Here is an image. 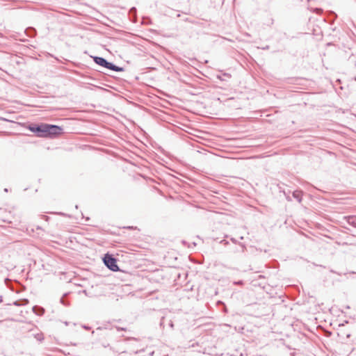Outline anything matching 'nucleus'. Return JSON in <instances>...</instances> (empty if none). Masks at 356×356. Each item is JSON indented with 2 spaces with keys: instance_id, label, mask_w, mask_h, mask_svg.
<instances>
[{
  "instance_id": "30",
  "label": "nucleus",
  "mask_w": 356,
  "mask_h": 356,
  "mask_svg": "<svg viewBox=\"0 0 356 356\" xmlns=\"http://www.w3.org/2000/svg\"><path fill=\"white\" fill-rule=\"evenodd\" d=\"M97 330H102V327H99Z\"/></svg>"
},
{
  "instance_id": "5",
  "label": "nucleus",
  "mask_w": 356,
  "mask_h": 356,
  "mask_svg": "<svg viewBox=\"0 0 356 356\" xmlns=\"http://www.w3.org/2000/svg\"><path fill=\"white\" fill-rule=\"evenodd\" d=\"M302 194L303 193L302 191L296 190L293 192L292 195L293 198L300 203L302 199Z\"/></svg>"
},
{
  "instance_id": "31",
  "label": "nucleus",
  "mask_w": 356,
  "mask_h": 356,
  "mask_svg": "<svg viewBox=\"0 0 356 356\" xmlns=\"http://www.w3.org/2000/svg\"><path fill=\"white\" fill-rule=\"evenodd\" d=\"M128 228L130 229H132L133 227H129Z\"/></svg>"
},
{
  "instance_id": "25",
  "label": "nucleus",
  "mask_w": 356,
  "mask_h": 356,
  "mask_svg": "<svg viewBox=\"0 0 356 356\" xmlns=\"http://www.w3.org/2000/svg\"><path fill=\"white\" fill-rule=\"evenodd\" d=\"M290 356H296V353H290Z\"/></svg>"
},
{
  "instance_id": "6",
  "label": "nucleus",
  "mask_w": 356,
  "mask_h": 356,
  "mask_svg": "<svg viewBox=\"0 0 356 356\" xmlns=\"http://www.w3.org/2000/svg\"><path fill=\"white\" fill-rule=\"evenodd\" d=\"M344 218L350 225L356 228V216H348Z\"/></svg>"
},
{
  "instance_id": "7",
  "label": "nucleus",
  "mask_w": 356,
  "mask_h": 356,
  "mask_svg": "<svg viewBox=\"0 0 356 356\" xmlns=\"http://www.w3.org/2000/svg\"><path fill=\"white\" fill-rule=\"evenodd\" d=\"M25 34L30 38H33L36 35V30L33 27H28L24 31Z\"/></svg>"
},
{
  "instance_id": "3",
  "label": "nucleus",
  "mask_w": 356,
  "mask_h": 356,
  "mask_svg": "<svg viewBox=\"0 0 356 356\" xmlns=\"http://www.w3.org/2000/svg\"><path fill=\"white\" fill-rule=\"evenodd\" d=\"M103 263L106 267L113 272H118L120 270L118 264L117 259L113 254H109L108 252L105 254L102 258Z\"/></svg>"
},
{
  "instance_id": "24",
  "label": "nucleus",
  "mask_w": 356,
  "mask_h": 356,
  "mask_svg": "<svg viewBox=\"0 0 356 356\" xmlns=\"http://www.w3.org/2000/svg\"><path fill=\"white\" fill-rule=\"evenodd\" d=\"M223 76H228V77H230V76H231L229 74H227V73H225V74H223Z\"/></svg>"
},
{
  "instance_id": "27",
  "label": "nucleus",
  "mask_w": 356,
  "mask_h": 356,
  "mask_svg": "<svg viewBox=\"0 0 356 356\" xmlns=\"http://www.w3.org/2000/svg\"><path fill=\"white\" fill-rule=\"evenodd\" d=\"M4 191L6 193L8 192V189L7 188H4Z\"/></svg>"
},
{
  "instance_id": "18",
  "label": "nucleus",
  "mask_w": 356,
  "mask_h": 356,
  "mask_svg": "<svg viewBox=\"0 0 356 356\" xmlns=\"http://www.w3.org/2000/svg\"><path fill=\"white\" fill-rule=\"evenodd\" d=\"M116 329L117 330L120 331V330H124L125 331L127 329L125 327H116Z\"/></svg>"
},
{
  "instance_id": "17",
  "label": "nucleus",
  "mask_w": 356,
  "mask_h": 356,
  "mask_svg": "<svg viewBox=\"0 0 356 356\" xmlns=\"http://www.w3.org/2000/svg\"><path fill=\"white\" fill-rule=\"evenodd\" d=\"M230 241H231L233 243H234V244H237V243H238L237 240H236V238H233V237H231V238H230Z\"/></svg>"
},
{
  "instance_id": "14",
  "label": "nucleus",
  "mask_w": 356,
  "mask_h": 356,
  "mask_svg": "<svg viewBox=\"0 0 356 356\" xmlns=\"http://www.w3.org/2000/svg\"><path fill=\"white\" fill-rule=\"evenodd\" d=\"M220 244H222L224 245H227L229 244V241L226 239H222L219 242Z\"/></svg>"
},
{
  "instance_id": "21",
  "label": "nucleus",
  "mask_w": 356,
  "mask_h": 356,
  "mask_svg": "<svg viewBox=\"0 0 356 356\" xmlns=\"http://www.w3.org/2000/svg\"><path fill=\"white\" fill-rule=\"evenodd\" d=\"M217 78L219 79L220 80H224L222 78V76L221 75H217Z\"/></svg>"
},
{
  "instance_id": "19",
  "label": "nucleus",
  "mask_w": 356,
  "mask_h": 356,
  "mask_svg": "<svg viewBox=\"0 0 356 356\" xmlns=\"http://www.w3.org/2000/svg\"><path fill=\"white\" fill-rule=\"evenodd\" d=\"M169 326L171 327V328H173L174 327V323L172 321H170V322L169 323Z\"/></svg>"
},
{
  "instance_id": "12",
  "label": "nucleus",
  "mask_w": 356,
  "mask_h": 356,
  "mask_svg": "<svg viewBox=\"0 0 356 356\" xmlns=\"http://www.w3.org/2000/svg\"><path fill=\"white\" fill-rule=\"evenodd\" d=\"M238 245H239L240 248L238 250H236V251L243 253L245 252V250H246V247H245V244H243L242 243H238Z\"/></svg>"
},
{
  "instance_id": "29",
  "label": "nucleus",
  "mask_w": 356,
  "mask_h": 356,
  "mask_svg": "<svg viewBox=\"0 0 356 356\" xmlns=\"http://www.w3.org/2000/svg\"><path fill=\"white\" fill-rule=\"evenodd\" d=\"M268 49V46H266V47L264 48V49Z\"/></svg>"
},
{
  "instance_id": "22",
  "label": "nucleus",
  "mask_w": 356,
  "mask_h": 356,
  "mask_svg": "<svg viewBox=\"0 0 356 356\" xmlns=\"http://www.w3.org/2000/svg\"><path fill=\"white\" fill-rule=\"evenodd\" d=\"M136 11V9L135 7H133L131 8L130 12Z\"/></svg>"
},
{
  "instance_id": "15",
  "label": "nucleus",
  "mask_w": 356,
  "mask_h": 356,
  "mask_svg": "<svg viewBox=\"0 0 356 356\" xmlns=\"http://www.w3.org/2000/svg\"><path fill=\"white\" fill-rule=\"evenodd\" d=\"M323 10L321 8H316L313 10V12L316 13V14H319L320 13H321Z\"/></svg>"
},
{
  "instance_id": "23",
  "label": "nucleus",
  "mask_w": 356,
  "mask_h": 356,
  "mask_svg": "<svg viewBox=\"0 0 356 356\" xmlns=\"http://www.w3.org/2000/svg\"><path fill=\"white\" fill-rule=\"evenodd\" d=\"M58 214H59L60 216H65V214L64 213H62V212L58 213Z\"/></svg>"
},
{
  "instance_id": "1",
  "label": "nucleus",
  "mask_w": 356,
  "mask_h": 356,
  "mask_svg": "<svg viewBox=\"0 0 356 356\" xmlns=\"http://www.w3.org/2000/svg\"><path fill=\"white\" fill-rule=\"evenodd\" d=\"M28 129L36 136L45 138H55L63 134V128L59 125L47 123H31Z\"/></svg>"
},
{
  "instance_id": "16",
  "label": "nucleus",
  "mask_w": 356,
  "mask_h": 356,
  "mask_svg": "<svg viewBox=\"0 0 356 356\" xmlns=\"http://www.w3.org/2000/svg\"><path fill=\"white\" fill-rule=\"evenodd\" d=\"M125 340L126 341L134 340V341H138V339L137 338H136V337H126Z\"/></svg>"
},
{
  "instance_id": "8",
  "label": "nucleus",
  "mask_w": 356,
  "mask_h": 356,
  "mask_svg": "<svg viewBox=\"0 0 356 356\" xmlns=\"http://www.w3.org/2000/svg\"><path fill=\"white\" fill-rule=\"evenodd\" d=\"M216 305H217L218 307H222V312L223 313H225V314H226V313H227V312H228L227 308V307H226V305H225V302H222V301H221V300H218V301H217V302H216Z\"/></svg>"
},
{
  "instance_id": "20",
  "label": "nucleus",
  "mask_w": 356,
  "mask_h": 356,
  "mask_svg": "<svg viewBox=\"0 0 356 356\" xmlns=\"http://www.w3.org/2000/svg\"><path fill=\"white\" fill-rule=\"evenodd\" d=\"M83 327L87 330H89L90 329V327H89L88 325H83Z\"/></svg>"
},
{
  "instance_id": "28",
  "label": "nucleus",
  "mask_w": 356,
  "mask_h": 356,
  "mask_svg": "<svg viewBox=\"0 0 356 356\" xmlns=\"http://www.w3.org/2000/svg\"><path fill=\"white\" fill-rule=\"evenodd\" d=\"M83 293H84L86 295H87L86 290H83Z\"/></svg>"
},
{
  "instance_id": "10",
  "label": "nucleus",
  "mask_w": 356,
  "mask_h": 356,
  "mask_svg": "<svg viewBox=\"0 0 356 356\" xmlns=\"http://www.w3.org/2000/svg\"><path fill=\"white\" fill-rule=\"evenodd\" d=\"M67 295H68V293H64L63 296L60 299V302L65 306L70 305V302L65 299V296H66Z\"/></svg>"
},
{
  "instance_id": "13",
  "label": "nucleus",
  "mask_w": 356,
  "mask_h": 356,
  "mask_svg": "<svg viewBox=\"0 0 356 356\" xmlns=\"http://www.w3.org/2000/svg\"><path fill=\"white\" fill-rule=\"evenodd\" d=\"M233 284L234 285L243 286L244 284V282L243 280L234 281Z\"/></svg>"
},
{
  "instance_id": "2",
  "label": "nucleus",
  "mask_w": 356,
  "mask_h": 356,
  "mask_svg": "<svg viewBox=\"0 0 356 356\" xmlns=\"http://www.w3.org/2000/svg\"><path fill=\"white\" fill-rule=\"evenodd\" d=\"M93 61L98 65L104 67L106 69L110 70L111 71L121 72L124 71V68L122 67H120L116 65L112 62H109L106 58L98 56H92Z\"/></svg>"
},
{
  "instance_id": "9",
  "label": "nucleus",
  "mask_w": 356,
  "mask_h": 356,
  "mask_svg": "<svg viewBox=\"0 0 356 356\" xmlns=\"http://www.w3.org/2000/svg\"><path fill=\"white\" fill-rule=\"evenodd\" d=\"M28 300L27 299H23V300H16L13 302V305H15V306H17V307H19V306H22V305H25L28 303Z\"/></svg>"
},
{
  "instance_id": "4",
  "label": "nucleus",
  "mask_w": 356,
  "mask_h": 356,
  "mask_svg": "<svg viewBox=\"0 0 356 356\" xmlns=\"http://www.w3.org/2000/svg\"><path fill=\"white\" fill-rule=\"evenodd\" d=\"M32 311L35 314L40 316H42L45 312L44 309L42 307L38 305L33 306L32 308Z\"/></svg>"
},
{
  "instance_id": "26",
  "label": "nucleus",
  "mask_w": 356,
  "mask_h": 356,
  "mask_svg": "<svg viewBox=\"0 0 356 356\" xmlns=\"http://www.w3.org/2000/svg\"><path fill=\"white\" fill-rule=\"evenodd\" d=\"M286 200H289V201H291V197H286Z\"/></svg>"
},
{
  "instance_id": "11",
  "label": "nucleus",
  "mask_w": 356,
  "mask_h": 356,
  "mask_svg": "<svg viewBox=\"0 0 356 356\" xmlns=\"http://www.w3.org/2000/svg\"><path fill=\"white\" fill-rule=\"evenodd\" d=\"M33 335L35 339H36V340H38L40 342H42L44 340V335L42 332H39Z\"/></svg>"
}]
</instances>
